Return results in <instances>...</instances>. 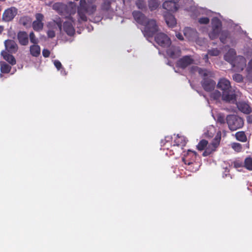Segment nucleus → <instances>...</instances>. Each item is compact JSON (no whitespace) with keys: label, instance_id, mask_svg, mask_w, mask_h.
Wrapping results in <instances>:
<instances>
[{"label":"nucleus","instance_id":"nucleus-39","mask_svg":"<svg viewBox=\"0 0 252 252\" xmlns=\"http://www.w3.org/2000/svg\"><path fill=\"white\" fill-rule=\"evenodd\" d=\"M136 5L138 8L142 10L146 9L147 7L146 2L143 0H137Z\"/></svg>","mask_w":252,"mask_h":252},{"label":"nucleus","instance_id":"nucleus-45","mask_svg":"<svg viewBox=\"0 0 252 252\" xmlns=\"http://www.w3.org/2000/svg\"><path fill=\"white\" fill-rule=\"evenodd\" d=\"M197 148L199 151L205 149V139H202L197 146Z\"/></svg>","mask_w":252,"mask_h":252},{"label":"nucleus","instance_id":"nucleus-26","mask_svg":"<svg viewBox=\"0 0 252 252\" xmlns=\"http://www.w3.org/2000/svg\"><path fill=\"white\" fill-rule=\"evenodd\" d=\"M1 55L3 57V59L11 65H14L16 64V61L13 55L8 54L6 51H2L1 52Z\"/></svg>","mask_w":252,"mask_h":252},{"label":"nucleus","instance_id":"nucleus-8","mask_svg":"<svg viewBox=\"0 0 252 252\" xmlns=\"http://www.w3.org/2000/svg\"><path fill=\"white\" fill-rule=\"evenodd\" d=\"M156 42L162 48H168L171 44L170 38L165 33L159 32L155 37Z\"/></svg>","mask_w":252,"mask_h":252},{"label":"nucleus","instance_id":"nucleus-38","mask_svg":"<svg viewBox=\"0 0 252 252\" xmlns=\"http://www.w3.org/2000/svg\"><path fill=\"white\" fill-rule=\"evenodd\" d=\"M221 96L222 97V94L218 90H215L210 94V97L214 100H219Z\"/></svg>","mask_w":252,"mask_h":252},{"label":"nucleus","instance_id":"nucleus-48","mask_svg":"<svg viewBox=\"0 0 252 252\" xmlns=\"http://www.w3.org/2000/svg\"><path fill=\"white\" fill-rule=\"evenodd\" d=\"M199 67L197 66H192L189 68V72L192 74H195L197 72Z\"/></svg>","mask_w":252,"mask_h":252},{"label":"nucleus","instance_id":"nucleus-54","mask_svg":"<svg viewBox=\"0 0 252 252\" xmlns=\"http://www.w3.org/2000/svg\"><path fill=\"white\" fill-rule=\"evenodd\" d=\"M176 36L179 39H180L181 40H183V37L181 34H180V33L177 34Z\"/></svg>","mask_w":252,"mask_h":252},{"label":"nucleus","instance_id":"nucleus-55","mask_svg":"<svg viewBox=\"0 0 252 252\" xmlns=\"http://www.w3.org/2000/svg\"><path fill=\"white\" fill-rule=\"evenodd\" d=\"M171 139L172 137L171 136H167L165 137L164 140L166 141V143H167L168 142H170Z\"/></svg>","mask_w":252,"mask_h":252},{"label":"nucleus","instance_id":"nucleus-34","mask_svg":"<svg viewBox=\"0 0 252 252\" xmlns=\"http://www.w3.org/2000/svg\"><path fill=\"white\" fill-rule=\"evenodd\" d=\"M159 4L157 0H149L148 2L149 8L151 11L156 10L158 7Z\"/></svg>","mask_w":252,"mask_h":252},{"label":"nucleus","instance_id":"nucleus-60","mask_svg":"<svg viewBox=\"0 0 252 252\" xmlns=\"http://www.w3.org/2000/svg\"><path fill=\"white\" fill-rule=\"evenodd\" d=\"M205 57H206V63L207 62V60H208V55L206 54Z\"/></svg>","mask_w":252,"mask_h":252},{"label":"nucleus","instance_id":"nucleus-7","mask_svg":"<svg viewBox=\"0 0 252 252\" xmlns=\"http://www.w3.org/2000/svg\"><path fill=\"white\" fill-rule=\"evenodd\" d=\"M212 31L209 33V35L212 39L217 38L220 33L222 24L220 20L217 18L214 17L211 21Z\"/></svg>","mask_w":252,"mask_h":252},{"label":"nucleus","instance_id":"nucleus-53","mask_svg":"<svg viewBox=\"0 0 252 252\" xmlns=\"http://www.w3.org/2000/svg\"><path fill=\"white\" fill-rule=\"evenodd\" d=\"M247 122L248 123H252V115H250L247 117Z\"/></svg>","mask_w":252,"mask_h":252},{"label":"nucleus","instance_id":"nucleus-49","mask_svg":"<svg viewBox=\"0 0 252 252\" xmlns=\"http://www.w3.org/2000/svg\"><path fill=\"white\" fill-rule=\"evenodd\" d=\"M42 55L45 58H48L50 55V52L48 49H44L42 51Z\"/></svg>","mask_w":252,"mask_h":252},{"label":"nucleus","instance_id":"nucleus-58","mask_svg":"<svg viewBox=\"0 0 252 252\" xmlns=\"http://www.w3.org/2000/svg\"><path fill=\"white\" fill-rule=\"evenodd\" d=\"M210 22L209 18L206 17V25L208 24Z\"/></svg>","mask_w":252,"mask_h":252},{"label":"nucleus","instance_id":"nucleus-50","mask_svg":"<svg viewBox=\"0 0 252 252\" xmlns=\"http://www.w3.org/2000/svg\"><path fill=\"white\" fill-rule=\"evenodd\" d=\"M47 33L48 37L51 38L54 37L56 35L55 32L53 30L48 31Z\"/></svg>","mask_w":252,"mask_h":252},{"label":"nucleus","instance_id":"nucleus-15","mask_svg":"<svg viewBox=\"0 0 252 252\" xmlns=\"http://www.w3.org/2000/svg\"><path fill=\"white\" fill-rule=\"evenodd\" d=\"M167 48L166 54L170 58L176 59L181 56V51L179 47L170 45Z\"/></svg>","mask_w":252,"mask_h":252},{"label":"nucleus","instance_id":"nucleus-20","mask_svg":"<svg viewBox=\"0 0 252 252\" xmlns=\"http://www.w3.org/2000/svg\"><path fill=\"white\" fill-rule=\"evenodd\" d=\"M17 39L21 45L26 46L29 43V35L25 31H20L18 32Z\"/></svg>","mask_w":252,"mask_h":252},{"label":"nucleus","instance_id":"nucleus-46","mask_svg":"<svg viewBox=\"0 0 252 252\" xmlns=\"http://www.w3.org/2000/svg\"><path fill=\"white\" fill-rule=\"evenodd\" d=\"M54 22L56 23L60 31L62 29V21L60 18H57L56 20H54Z\"/></svg>","mask_w":252,"mask_h":252},{"label":"nucleus","instance_id":"nucleus-61","mask_svg":"<svg viewBox=\"0 0 252 252\" xmlns=\"http://www.w3.org/2000/svg\"><path fill=\"white\" fill-rule=\"evenodd\" d=\"M208 11H210V10H208L206 9V11H205V12H206V14H207L208 13Z\"/></svg>","mask_w":252,"mask_h":252},{"label":"nucleus","instance_id":"nucleus-4","mask_svg":"<svg viewBox=\"0 0 252 252\" xmlns=\"http://www.w3.org/2000/svg\"><path fill=\"white\" fill-rule=\"evenodd\" d=\"M226 122L229 128L231 131L236 130L241 128L244 125L243 119L235 115L227 116L226 117Z\"/></svg>","mask_w":252,"mask_h":252},{"label":"nucleus","instance_id":"nucleus-51","mask_svg":"<svg viewBox=\"0 0 252 252\" xmlns=\"http://www.w3.org/2000/svg\"><path fill=\"white\" fill-rule=\"evenodd\" d=\"M248 69L249 71L252 70V58L248 63Z\"/></svg>","mask_w":252,"mask_h":252},{"label":"nucleus","instance_id":"nucleus-9","mask_svg":"<svg viewBox=\"0 0 252 252\" xmlns=\"http://www.w3.org/2000/svg\"><path fill=\"white\" fill-rule=\"evenodd\" d=\"M162 147V149L164 151L165 150H166L165 152L166 155L169 156H174L176 158H177L183 152V148L174 144L171 145L170 148H169L166 147V143H164Z\"/></svg>","mask_w":252,"mask_h":252},{"label":"nucleus","instance_id":"nucleus-11","mask_svg":"<svg viewBox=\"0 0 252 252\" xmlns=\"http://www.w3.org/2000/svg\"><path fill=\"white\" fill-rule=\"evenodd\" d=\"M194 60L191 56H184L179 59L176 63V66L184 69L189 65L193 64Z\"/></svg>","mask_w":252,"mask_h":252},{"label":"nucleus","instance_id":"nucleus-17","mask_svg":"<svg viewBox=\"0 0 252 252\" xmlns=\"http://www.w3.org/2000/svg\"><path fill=\"white\" fill-rule=\"evenodd\" d=\"M208 76L212 77L213 74L206 69V91L207 92L214 90L216 84L214 80Z\"/></svg>","mask_w":252,"mask_h":252},{"label":"nucleus","instance_id":"nucleus-40","mask_svg":"<svg viewBox=\"0 0 252 252\" xmlns=\"http://www.w3.org/2000/svg\"><path fill=\"white\" fill-rule=\"evenodd\" d=\"M232 148L237 152H240L242 150V146L241 144L238 143H233L231 144Z\"/></svg>","mask_w":252,"mask_h":252},{"label":"nucleus","instance_id":"nucleus-25","mask_svg":"<svg viewBox=\"0 0 252 252\" xmlns=\"http://www.w3.org/2000/svg\"><path fill=\"white\" fill-rule=\"evenodd\" d=\"M186 144L187 141L185 137L183 136H179V134H177L174 139L173 144L184 148V147L186 146Z\"/></svg>","mask_w":252,"mask_h":252},{"label":"nucleus","instance_id":"nucleus-28","mask_svg":"<svg viewBox=\"0 0 252 252\" xmlns=\"http://www.w3.org/2000/svg\"><path fill=\"white\" fill-rule=\"evenodd\" d=\"M30 51L31 54L35 57L39 56L40 54V48L39 45L34 44L31 45L30 48Z\"/></svg>","mask_w":252,"mask_h":252},{"label":"nucleus","instance_id":"nucleus-62","mask_svg":"<svg viewBox=\"0 0 252 252\" xmlns=\"http://www.w3.org/2000/svg\"><path fill=\"white\" fill-rule=\"evenodd\" d=\"M202 156L205 157V151L202 153Z\"/></svg>","mask_w":252,"mask_h":252},{"label":"nucleus","instance_id":"nucleus-22","mask_svg":"<svg viewBox=\"0 0 252 252\" xmlns=\"http://www.w3.org/2000/svg\"><path fill=\"white\" fill-rule=\"evenodd\" d=\"M63 29L69 36H73L75 33V29L71 22H64L63 24Z\"/></svg>","mask_w":252,"mask_h":252},{"label":"nucleus","instance_id":"nucleus-19","mask_svg":"<svg viewBox=\"0 0 252 252\" xmlns=\"http://www.w3.org/2000/svg\"><path fill=\"white\" fill-rule=\"evenodd\" d=\"M184 34L189 40L196 39L198 37L197 31L189 27H186L184 29Z\"/></svg>","mask_w":252,"mask_h":252},{"label":"nucleus","instance_id":"nucleus-32","mask_svg":"<svg viewBox=\"0 0 252 252\" xmlns=\"http://www.w3.org/2000/svg\"><path fill=\"white\" fill-rule=\"evenodd\" d=\"M236 139L242 142H245L247 140V138L245 133L244 131H238L235 133Z\"/></svg>","mask_w":252,"mask_h":252},{"label":"nucleus","instance_id":"nucleus-41","mask_svg":"<svg viewBox=\"0 0 252 252\" xmlns=\"http://www.w3.org/2000/svg\"><path fill=\"white\" fill-rule=\"evenodd\" d=\"M29 38L30 41L35 44H37L38 43V39L36 38L35 35L33 32H32L30 33L29 34Z\"/></svg>","mask_w":252,"mask_h":252},{"label":"nucleus","instance_id":"nucleus-36","mask_svg":"<svg viewBox=\"0 0 252 252\" xmlns=\"http://www.w3.org/2000/svg\"><path fill=\"white\" fill-rule=\"evenodd\" d=\"M197 73L202 78L201 84L203 89L205 90V70L199 67Z\"/></svg>","mask_w":252,"mask_h":252},{"label":"nucleus","instance_id":"nucleus-57","mask_svg":"<svg viewBox=\"0 0 252 252\" xmlns=\"http://www.w3.org/2000/svg\"><path fill=\"white\" fill-rule=\"evenodd\" d=\"M196 91L200 94V95H203V96H205V95L204 94L203 92H200L197 90H196Z\"/></svg>","mask_w":252,"mask_h":252},{"label":"nucleus","instance_id":"nucleus-12","mask_svg":"<svg viewBox=\"0 0 252 252\" xmlns=\"http://www.w3.org/2000/svg\"><path fill=\"white\" fill-rule=\"evenodd\" d=\"M246 60L242 56H238L231 63L237 71H242L246 66Z\"/></svg>","mask_w":252,"mask_h":252},{"label":"nucleus","instance_id":"nucleus-43","mask_svg":"<svg viewBox=\"0 0 252 252\" xmlns=\"http://www.w3.org/2000/svg\"><path fill=\"white\" fill-rule=\"evenodd\" d=\"M220 53V51L217 48H214L208 51V54L211 56H217Z\"/></svg>","mask_w":252,"mask_h":252},{"label":"nucleus","instance_id":"nucleus-13","mask_svg":"<svg viewBox=\"0 0 252 252\" xmlns=\"http://www.w3.org/2000/svg\"><path fill=\"white\" fill-rule=\"evenodd\" d=\"M180 0H167L162 4L164 9L168 11L175 12L179 8L178 2Z\"/></svg>","mask_w":252,"mask_h":252},{"label":"nucleus","instance_id":"nucleus-29","mask_svg":"<svg viewBox=\"0 0 252 252\" xmlns=\"http://www.w3.org/2000/svg\"><path fill=\"white\" fill-rule=\"evenodd\" d=\"M112 0H103L101 5V9L102 11L107 12L111 9V5Z\"/></svg>","mask_w":252,"mask_h":252},{"label":"nucleus","instance_id":"nucleus-6","mask_svg":"<svg viewBox=\"0 0 252 252\" xmlns=\"http://www.w3.org/2000/svg\"><path fill=\"white\" fill-rule=\"evenodd\" d=\"M221 139V132L219 130L215 138L210 142L206 140V156L215 151L220 145Z\"/></svg>","mask_w":252,"mask_h":252},{"label":"nucleus","instance_id":"nucleus-56","mask_svg":"<svg viewBox=\"0 0 252 252\" xmlns=\"http://www.w3.org/2000/svg\"><path fill=\"white\" fill-rule=\"evenodd\" d=\"M234 165L236 167H239L242 166V164L239 162H234Z\"/></svg>","mask_w":252,"mask_h":252},{"label":"nucleus","instance_id":"nucleus-3","mask_svg":"<svg viewBox=\"0 0 252 252\" xmlns=\"http://www.w3.org/2000/svg\"><path fill=\"white\" fill-rule=\"evenodd\" d=\"M196 158V153L190 150H188L182 158V161L188 166L186 168L191 172L195 171L199 165L195 161Z\"/></svg>","mask_w":252,"mask_h":252},{"label":"nucleus","instance_id":"nucleus-30","mask_svg":"<svg viewBox=\"0 0 252 252\" xmlns=\"http://www.w3.org/2000/svg\"><path fill=\"white\" fill-rule=\"evenodd\" d=\"M217 132L216 128L214 126H210L207 127L206 131V137L212 138L216 133L217 134Z\"/></svg>","mask_w":252,"mask_h":252},{"label":"nucleus","instance_id":"nucleus-27","mask_svg":"<svg viewBox=\"0 0 252 252\" xmlns=\"http://www.w3.org/2000/svg\"><path fill=\"white\" fill-rule=\"evenodd\" d=\"M32 22V18L28 16H24L20 17L19 23L26 28L31 26Z\"/></svg>","mask_w":252,"mask_h":252},{"label":"nucleus","instance_id":"nucleus-21","mask_svg":"<svg viewBox=\"0 0 252 252\" xmlns=\"http://www.w3.org/2000/svg\"><path fill=\"white\" fill-rule=\"evenodd\" d=\"M165 21L169 27L173 28L176 25V20L175 17L167 12L164 15Z\"/></svg>","mask_w":252,"mask_h":252},{"label":"nucleus","instance_id":"nucleus-5","mask_svg":"<svg viewBox=\"0 0 252 252\" xmlns=\"http://www.w3.org/2000/svg\"><path fill=\"white\" fill-rule=\"evenodd\" d=\"M144 26L142 32L146 37H152L158 31V27L155 20L149 19Z\"/></svg>","mask_w":252,"mask_h":252},{"label":"nucleus","instance_id":"nucleus-31","mask_svg":"<svg viewBox=\"0 0 252 252\" xmlns=\"http://www.w3.org/2000/svg\"><path fill=\"white\" fill-rule=\"evenodd\" d=\"M220 40L222 43L224 44L226 42V39L229 37V32L227 30L222 31L220 32Z\"/></svg>","mask_w":252,"mask_h":252},{"label":"nucleus","instance_id":"nucleus-10","mask_svg":"<svg viewBox=\"0 0 252 252\" xmlns=\"http://www.w3.org/2000/svg\"><path fill=\"white\" fill-rule=\"evenodd\" d=\"M18 13V9L12 6L5 9L3 13L2 19L5 22H9L13 20Z\"/></svg>","mask_w":252,"mask_h":252},{"label":"nucleus","instance_id":"nucleus-35","mask_svg":"<svg viewBox=\"0 0 252 252\" xmlns=\"http://www.w3.org/2000/svg\"><path fill=\"white\" fill-rule=\"evenodd\" d=\"M11 69V67L5 63V62H2L0 64V71L3 73H8Z\"/></svg>","mask_w":252,"mask_h":252},{"label":"nucleus","instance_id":"nucleus-16","mask_svg":"<svg viewBox=\"0 0 252 252\" xmlns=\"http://www.w3.org/2000/svg\"><path fill=\"white\" fill-rule=\"evenodd\" d=\"M132 16L135 21L141 25H145L149 20L141 12L134 10L132 12Z\"/></svg>","mask_w":252,"mask_h":252},{"label":"nucleus","instance_id":"nucleus-23","mask_svg":"<svg viewBox=\"0 0 252 252\" xmlns=\"http://www.w3.org/2000/svg\"><path fill=\"white\" fill-rule=\"evenodd\" d=\"M237 107L241 112L245 114H250L252 112V108L248 103L246 102H239L237 104Z\"/></svg>","mask_w":252,"mask_h":252},{"label":"nucleus","instance_id":"nucleus-47","mask_svg":"<svg viewBox=\"0 0 252 252\" xmlns=\"http://www.w3.org/2000/svg\"><path fill=\"white\" fill-rule=\"evenodd\" d=\"M54 64L58 70H60L62 68L64 69V68H63L62 67V64L59 61L55 60L54 62Z\"/></svg>","mask_w":252,"mask_h":252},{"label":"nucleus","instance_id":"nucleus-18","mask_svg":"<svg viewBox=\"0 0 252 252\" xmlns=\"http://www.w3.org/2000/svg\"><path fill=\"white\" fill-rule=\"evenodd\" d=\"M4 45L6 50L10 53H15L18 49L17 44L13 40H6L4 41Z\"/></svg>","mask_w":252,"mask_h":252},{"label":"nucleus","instance_id":"nucleus-24","mask_svg":"<svg viewBox=\"0 0 252 252\" xmlns=\"http://www.w3.org/2000/svg\"><path fill=\"white\" fill-rule=\"evenodd\" d=\"M236 52L234 49H230L224 55V60L229 63L230 64L233 63L235 58H236Z\"/></svg>","mask_w":252,"mask_h":252},{"label":"nucleus","instance_id":"nucleus-1","mask_svg":"<svg viewBox=\"0 0 252 252\" xmlns=\"http://www.w3.org/2000/svg\"><path fill=\"white\" fill-rule=\"evenodd\" d=\"M217 87L222 91V99L226 102H234L236 100L235 91L231 88L229 80L221 78L217 84Z\"/></svg>","mask_w":252,"mask_h":252},{"label":"nucleus","instance_id":"nucleus-2","mask_svg":"<svg viewBox=\"0 0 252 252\" xmlns=\"http://www.w3.org/2000/svg\"><path fill=\"white\" fill-rule=\"evenodd\" d=\"M96 9L95 5L92 3H88L85 0H80V4L78 7V14L80 18L83 21H87V17L86 14L89 15L93 14L95 12Z\"/></svg>","mask_w":252,"mask_h":252},{"label":"nucleus","instance_id":"nucleus-59","mask_svg":"<svg viewBox=\"0 0 252 252\" xmlns=\"http://www.w3.org/2000/svg\"><path fill=\"white\" fill-rule=\"evenodd\" d=\"M3 30V28L2 26H0V34L2 32Z\"/></svg>","mask_w":252,"mask_h":252},{"label":"nucleus","instance_id":"nucleus-14","mask_svg":"<svg viewBox=\"0 0 252 252\" xmlns=\"http://www.w3.org/2000/svg\"><path fill=\"white\" fill-rule=\"evenodd\" d=\"M35 18L36 20L34 21L32 24V28L35 31L39 32L43 28L44 24L42 21L44 16L41 13H37L35 15Z\"/></svg>","mask_w":252,"mask_h":252},{"label":"nucleus","instance_id":"nucleus-33","mask_svg":"<svg viewBox=\"0 0 252 252\" xmlns=\"http://www.w3.org/2000/svg\"><path fill=\"white\" fill-rule=\"evenodd\" d=\"M66 7V5L60 2L55 3L53 5V9L57 11L60 13H62L63 12V10L65 9Z\"/></svg>","mask_w":252,"mask_h":252},{"label":"nucleus","instance_id":"nucleus-37","mask_svg":"<svg viewBox=\"0 0 252 252\" xmlns=\"http://www.w3.org/2000/svg\"><path fill=\"white\" fill-rule=\"evenodd\" d=\"M244 166L249 170L252 171V158L248 157L246 158L244 162Z\"/></svg>","mask_w":252,"mask_h":252},{"label":"nucleus","instance_id":"nucleus-42","mask_svg":"<svg viewBox=\"0 0 252 252\" xmlns=\"http://www.w3.org/2000/svg\"><path fill=\"white\" fill-rule=\"evenodd\" d=\"M233 79L238 83L242 82L243 80V77L240 74L235 73L233 75Z\"/></svg>","mask_w":252,"mask_h":252},{"label":"nucleus","instance_id":"nucleus-63","mask_svg":"<svg viewBox=\"0 0 252 252\" xmlns=\"http://www.w3.org/2000/svg\"><path fill=\"white\" fill-rule=\"evenodd\" d=\"M5 0H0V1H5Z\"/></svg>","mask_w":252,"mask_h":252},{"label":"nucleus","instance_id":"nucleus-44","mask_svg":"<svg viewBox=\"0 0 252 252\" xmlns=\"http://www.w3.org/2000/svg\"><path fill=\"white\" fill-rule=\"evenodd\" d=\"M225 121H226V118H225L223 115L219 114L217 115V122L223 124L225 123Z\"/></svg>","mask_w":252,"mask_h":252},{"label":"nucleus","instance_id":"nucleus-52","mask_svg":"<svg viewBox=\"0 0 252 252\" xmlns=\"http://www.w3.org/2000/svg\"><path fill=\"white\" fill-rule=\"evenodd\" d=\"M198 22L201 24H205V17L200 18Z\"/></svg>","mask_w":252,"mask_h":252}]
</instances>
